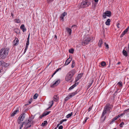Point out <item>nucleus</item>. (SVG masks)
I'll list each match as a JSON object with an SVG mask.
<instances>
[{"label":"nucleus","mask_w":129,"mask_h":129,"mask_svg":"<svg viewBox=\"0 0 129 129\" xmlns=\"http://www.w3.org/2000/svg\"><path fill=\"white\" fill-rule=\"evenodd\" d=\"M99 0H94V1L95 2H98Z\"/></svg>","instance_id":"680f3d73"},{"label":"nucleus","mask_w":129,"mask_h":129,"mask_svg":"<svg viewBox=\"0 0 129 129\" xmlns=\"http://www.w3.org/2000/svg\"><path fill=\"white\" fill-rule=\"evenodd\" d=\"M104 44H105V46H106V48H109V45L108 44H106V43H104Z\"/></svg>","instance_id":"79ce46f5"},{"label":"nucleus","mask_w":129,"mask_h":129,"mask_svg":"<svg viewBox=\"0 0 129 129\" xmlns=\"http://www.w3.org/2000/svg\"><path fill=\"white\" fill-rule=\"evenodd\" d=\"M120 62H118V63H117V64H120Z\"/></svg>","instance_id":"774afa93"},{"label":"nucleus","mask_w":129,"mask_h":129,"mask_svg":"<svg viewBox=\"0 0 129 129\" xmlns=\"http://www.w3.org/2000/svg\"><path fill=\"white\" fill-rule=\"evenodd\" d=\"M45 116V115L44 113L42 115L40 116V118L42 119L43 118V117Z\"/></svg>","instance_id":"a19ab883"},{"label":"nucleus","mask_w":129,"mask_h":129,"mask_svg":"<svg viewBox=\"0 0 129 129\" xmlns=\"http://www.w3.org/2000/svg\"><path fill=\"white\" fill-rule=\"evenodd\" d=\"M3 64L5 66V67H6L7 65V63L4 62L3 60H0V66H1Z\"/></svg>","instance_id":"b1692460"},{"label":"nucleus","mask_w":129,"mask_h":129,"mask_svg":"<svg viewBox=\"0 0 129 129\" xmlns=\"http://www.w3.org/2000/svg\"><path fill=\"white\" fill-rule=\"evenodd\" d=\"M54 101L55 102H57L58 101V98L57 96L55 95L54 96V99H53Z\"/></svg>","instance_id":"cd10ccee"},{"label":"nucleus","mask_w":129,"mask_h":129,"mask_svg":"<svg viewBox=\"0 0 129 129\" xmlns=\"http://www.w3.org/2000/svg\"><path fill=\"white\" fill-rule=\"evenodd\" d=\"M27 50V49H25L24 51V53H25L26 52Z\"/></svg>","instance_id":"69168bd1"},{"label":"nucleus","mask_w":129,"mask_h":129,"mask_svg":"<svg viewBox=\"0 0 129 129\" xmlns=\"http://www.w3.org/2000/svg\"><path fill=\"white\" fill-rule=\"evenodd\" d=\"M124 124V122H122L120 124V126L121 127H122L123 126V125Z\"/></svg>","instance_id":"58836bf2"},{"label":"nucleus","mask_w":129,"mask_h":129,"mask_svg":"<svg viewBox=\"0 0 129 129\" xmlns=\"http://www.w3.org/2000/svg\"><path fill=\"white\" fill-rule=\"evenodd\" d=\"M119 117H120V116L119 115H118L117 116H116V117H115V118H116V120H117L118 118H119Z\"/></svg>","instance_id":"8fccbe9b"},{"label":"nucleus","mask_w":129,"mask_h":129,"mask_svg":"<svg viewBox=\"0 0 129 129\" xmlns=\"http://www.w3.org/2000/svg\"><path fill=\"white\" fill-rule=\"evenodd\" d=\"M60 79L57 80L51 86L52 87H54V86H56L60 82Z\"/></svg>","instance_id":"9b49d317"},{"label":"nucleus","mask_w":129,"mask_h":129,"mask_svg":"<svg viewBox=\"0 0 129 129\" xmlns=\"http://www.w3.org/2000/svg\"><path fill=\"white\" fill-rule=\"evenodd\" d=\"M76 73V70L73 69L69 72L67 75L65 79L67 81H72L73 80V77Z\"/></svg>","instance_id":"f03ea898"},{"label":"nucleus","mask_w":129,"mask_h":129,"mask_svg":"<svg viewBox=\"0 0 129 129\" xmlns=\"http://www.w3.org/2000/svg\"><path fill=\"white\" fill-rule=\"evenodd\" d=\"M63 122V121H62V120H60V123L59 124H61Z\"/></svg>","instance_id":"6e6d98bb"},{"label":"nucleus","mask_w":129,"mask_h":129,"mask_svg":"<svg viewBox=\"0 0 129 129\" xmlns=\"http://www.w3.org/2000/svg\"><path fill=\"white\" fill-rule=\"evenodd\" d=\"M117 85H119L120 87H122V83L121 81L117 83Z\"/></svg>","instance_id":"f704fd0d"},{"label":"nucleus","mask_w":129,"mask_h":129,"mask_svg":"<svg viewBox=\"0 0 129 129\" xmlns=\"http://www.w3.org/2000/svg\"><path fill=\"white\" fill-rule=\"evenodd\" d=\"M67 13L66 12L63 13L60 17V18L61 20H62L63 21L64 20V17L67 15Z\"/></svg>","instance_id":"ddd939ff"},{"label":"nucleus","mask_w":129,"mask_h":129,"mask_svg":"<svg viewBox=\"0 0 129 129\" xmlns=\"http://www.w3.org/2000/svg\"><path fill=\"white\" fill-rule=\"evenodd\" d=\"M9 48H3L0 50V58L4 59L7 56L9 51Z\"/></svg>","instance_id":"f257e3e1"},{"label":"nucleus","mask_w":129,"mask_h":129,"mask_svg":"<svg viewBox=\"0 0 129 129\" xmlns=\"http://www.w3.org/2000/svg\"><path fill=\"white\" fill-rule=\"evenodd\" d=\"M77 91H76L74 92L69 94L64 99V100L66 101H67L69 99H70L73 96H75L77 93Z\"/></svg>","instance_id":"423d86ee"},{"label":"nucleus","mask_w":129,"mask_h":129,"mask_svg":"<svg viewBox=\"0 0 129 129\" xmlns=\"http://www.w3.org/2000/svg\"><path fill=\"white\" fill-rule=\"evenodd\" d=\"M71 60V59L70 57L66 61L64 65L66 66L68 65L70 63Z\"/></svg>","instance_id":"f3484780"},{"label":"nucleus","mask_w":129,"mask_h":129,"mask_svg":"<svg viewBox=\"0 0 129 129\" xmlns=\"http://www.w3.org/2000/svg\"><path fill=\"white\" fill-rule=\"evenodd\" d=\"M119 117H120V116L119 115H118L117 116H116V117H115V118H116V120H117L118 118H119Z\"/></svg>","instance_id":"3c124183"},{"label":"nucleus","mask_w":129,"mask_h":129,"mask_svg":"<svg viewBox=\"0 0 129 129\" xmlns=\"http://www.w3.org/2000/svg\"><path fill=\"white\" fill-rule=\"evenodd\" d=\"M61 70V68H58V69L56 70V71H55L56 72H58L59 70Z\"/></svg>","instance_id":"09e8293b"},{"label":"nucleus","mask_w":129,"mask_h":129,"mask_svg":"<svg viewBox=\"0 0 129 129\" xmlns=\"http://www.w3.org/2000/svg\"><path fill=\"white\" fill-rule=\"evenodd\" d=\"M111 20L109 19L107 20V21L105 22V24L107 25H109L110 24Z\"/></svg>","instance_id":"6ab92c4d"},{"label":"nucleus","mask_w":129,"mask_h":129,"mask_svg":"<svg viewBox=\"0 0 129 129\" xmlns=\"http://www.w3.org/2000/svg\"><path fill=\"white\" fill-rule=\"evenodd\" d=\"M14 30L15 32V33H16L17 34L18 32L19 31V29L17 28H15Z\"/></svg>","instance_id":"72a5a7b5"},{"label":"nucleus","mask_w":129,"mask_h":129,"mask_svg":"<svg viewBox=\"0 0 129 129\" xmlns=\"http://www.w3.org/2000/svg\"><path fill=\"white\" fill-rule=\"evenodd\" d=\"M29 42L28 41H27L26 45L28 46L29 44Z\"/></svg>","instance_id":"864d4df0"},{"label":"nucleus","mask_w":129,"mask_h":129,"mask_svg":"<svg viewBox=\"0 0 129 129\" xmlns=\"http://www.w3.org/2000/svg\"><path fill=\"white\" fill-rule=\"evenodd\" d=\"M25 115L24 113L21 114L18 117L17 119V122L18 124H20L24 119Z\"/></svg>","instance_id":"0eeeda50"},{"label":"nucleus","mask_w":129,"mask_h":129,"mask_svg":"<svg viewBox=\"0 0 129 129\" xmlns=\"http://www.w3.org/2000/svg\"><path fill=\"white\" fill-rule=\"evenodd\" d=\"M54 38L55 39H57V37L56 35H55L54 36Z\"/></svg>","instance_id":"e2e57ef3"},{"label":"nucleus","mask_w":129,"mask_h":129,"mask_svg":"<svg viewBox=\"0 0 129 129\" xmlns=\"http://www.w3.org/2000/svg\"><path fill=\"white\" fill-rule=\"evenodd\" d=\"M91 4V2L88 0H85L83 1L81 5L82 8H84L88 7Z\"/></svg>","instance_id":"20e7f679"},{"label":"nucleus","mask_w":129,"mask_h":129,"mask_svg":"<svg viewBox=\"0 0 129 129\" xmlns=\"http://www.w3.org/2000/svg\"><path fill=\"white\" fill-rule=\"evenodd\" d=\"M50 111H49L47 112H45L44 113L45 115L46 116V115H47L49 114V113H50Z\"/></svg>","instance_id":"4c0bfd02"},{"label":"nucleus","mask_w":129,"mask_h":129,"mask_svg":"<svg viewBox=\"0 0 129 129\" xmlns=\"http://www.w3.org/2000/svg\"><path fill=\"white\" fill-rule=\"evenodd\" d=\"M56 73V72L55 71V72H54L53 73V75H55V74Z\"/></svg>","instance_id":"0e129e2a"},{"label":"nucleus","mask_w":129,"mask_h":129,"mask_svg":"<svg viewBox=\"0 0 129 129\" xmlns=\"http://www.w3.org/2000/svg\"><path fill=\"white\" fill-rule=\"evenodd\" d=\"M120 25V24L119 23H118L117 24V27L118 28H119L120 27V26H119Z\"/></svg>","instance_id":"603ef678"},{"label":"nucleus","mask_w":129,"mask_h":129,"mask_svg":"<svg viewBox=\"0 0 129 129\" xmlns=\"http://www.w3.org/2000/svg\"><path fill=\"white\" fill-rule=\"evenodd\" d=\"M111 15V13L110 11H106L105 13H103V17L104 19L106 18V16L110 17Z\"/></svg>","instance_id":"6e6552de"},{"label":"nucleus","mask_w":129,"mask_h":129,"mask_svg":"<svg viewBox=\"0 0 129 129\" xmlns=\"http://www.w3.org/2000/svg\"><path fill=\"white\" fill-rule=\"evenodd\" d=\"M74 50L73 49H71L69 50V52L71 53H74Z\"/></svg>","instance_id":"c9c22d12"},{"label":"nucleus","mask_w":129,"mask_h":129,"mask_svg":"<svg viewBox=\"0 0 129 129\" xmlns=\"http://www.w3.org/2000/svg\"><path fill=\"white\" fill-rule=\"evenodd\" d=\"M34 118L31 117H29V119L27 120H26L25 121L26 123L29 125L31 124L32 125L33 122H32V121L33 120Z\"/></svg>","instance_id":"9d476101"},{"label":"nucleus","mask_w":129,"mask_h":129,"mask_svg":"<svg viewBox=\"0 0 129 129\" xmlns=\"http://www.w3.org/2000/svg\"><path fill=\"white\" fill-rule=\"evenodd\" d=\"M49 103L51 105L49 107V108H50L53 106V101H51L50 102H49Z\"/></svg>","instance_id":"bb28decb"},{"label":"nucleus","mask_w":129,"mask_h":129,"mask_svg":"<svg viewBox=\"0 0 129 129\" xmlns=\"http://www.w3.org/2000/svg\"><path fill=\"white\" fill-rule=\"evenodd\" d=\"M116 118H114L112 120V122L114 121L115 120H116Z\"/></svg>","instance_id":"4d7b16f0"},{"label":"nucleus","mask_w":129,"mask_h":129,"mask_svg":"<svg viewBox=\"0 0 129 129\" xmlns=\"http://www.w3.org/2000/svg\"><path fill=\"white\" fill-rule=\"evenodd\" d=\"M124 113H122L120 114H119L118 115L120 116V117H121L122 116H123V115L124 114Z\"/></svg>","instance_id":"de8ad7c7"},{"label":"nucleus","mask_w":129,"mask_h":129,"mask_svg":"<svg viewBox=\"0 0 129 129\" xmlns=\"http://www.w3.org/2000/svg\"><path fill=\"white\" fill-rule=\"evenodd\" d=\"M63 128V126L61 125L60 126L58 127V129H62Z\"/></svg>","instance_id":"49530a36"},{"label":"nucleus","mask_w":129,"mask_h":129,"mask_svg":"<svg viewBox=\"0 0 129 129\" xmlns=\"http://www.w3.org/2000/svg\"><path fill=\"white\" fill-rule=\"evenodd\" d=\"M106 114L103 112H102L100 119V120L101 122H103L105 121L106 117V116H105L104 118V117Z\"/></svg>","instance_id":"1a4fd4ad"},{"label":"nucleus","mask_w":129,"mask_h":129,"mask_svg":"<svg viewBox=\"0 0 129 129\" xmlns=\"http://www.w3.org/2000/svg\"><path fill=\"white\" fill-rule=\"evenodd\" d=\"M91 108H90V107L88 109V111H90L91 110Z\"/></svg>","instance_id":"052dcab7"},{"label":"nucleus","mask_w":129,"mask_h":129,"mask_svg":"<svg viewBox=\"0 0 129 129\" xmlns=\"http://www.w3.org/2000/svg\"><path fill=\"white\" fill-rule=\"evenodd\" d=\"M29 34L28 37L27 38V41H29Z\"/></svg>","instance_id":"5fc2aeb1"},{"label":"nucleus","mask_w":129,"mask_h":129,"mask_svg":"<svg viewBox=\"0 0 129 129\" xmlns=\"http://www.w3.org/2000/svg\"><path fill=\"white\" fill-rule=\"evenodd\" d=\"M89 118V117H86L85 118V120L84 121L83 123V124H85L87 120Z\"/></svg>","instance_id":"e433bc0d"},{"label":"nucleus","mask_w":129,"mask_h":129,"mask_svg":"<svg viewBox=\"0 0 129 129\" xmlns=\"http://www.w3.org/2000/svg\"><path fill=\"white\" fill-rule=\"evenodd\" d=\"M75 65V62L74 60H73L72 61V64L71 67L72 68H73Z\"/></svg>","instance_id":"2f4dec72"},{"label":"nucleus","mask_w":129,"mask_h":129,"mask_svg":"<svg viewBox=\"0 0 129 129\" xmlns=\"http://www.w3.org/2000/svg\"><path fill=\"white\" fill-rule=\"evenodd\" d=\"M101 65L102 66L104 67L106 66V63L105 62L103 61L101 62Z\"/></svg>","instance_id":"393cba45"},{"label":"nucleus","mask_w":129,"mask_h":129,"mask_svg":"<svg viewBox=\"0 0 129 129\" xmlns=\"http://www.w3.org/2000/svg\"><path fill=\"white\" fill-rule=\"evenodd\" d=\"M18 40L17 38H16L14 41V45L16 46L18 44Z\"/></svg>","instance_id":"a211bd4d"},{"label":"nucleus","mask_w":129,"mask_h":129,"mask_svg":"<svg viewBox=\"0 0 129 129\" xmlns=\"http://www.w3.org/2000/svg\"><path fill=\"white\" fill-rule=\"evenodd\" d=\"M66 29L67 31L69 33L70 35L72 33L71 29L69 28H67Z\"/></svg>","instance_id":"412c9836"},{"label":"nucleus","mask_w":129,"mask_h":129,"mask_svg":"<svg viewBox=\"0 0 129 129\" xmlns=\"http://www.w3.org/2000/svg\"><path fill=\"white\" fill-rule=\"evenodd\" d=\"M25 123H26L25 122H22V124H20V127L19 129H21V128L23 127V125H25Z\"/></svg>","instance_id":"7c9ffc66"},{"label":"nucleus","mask_w":129,"mask_h":129,"mask_svg":"<svg viewBox=\"0 0 129 129\" xmlns=\"http://www.w3.org/2000/svg\"><path fill=\"white\" fill-rule=\"evenodd\" d=\"M62 121H63V122L64 121H66L67 120V119H62Z\"/></svg>","instance_id":"13d9d810"},{"label":"nucleus","mask_w":129,"mask_h":129,"mask_svg":"<svg viewBox=\"0 0 129 129\" xmlns=\"http://www.w3.org/2000/svg\"><path fill=\"white\" fill-rule=\"evenodd\" d=\"M19 112V110L18 108H17L16 110H15L13 112V113H12L11 115V116H14L17 113Z\"/></svg>","instance_id":"4468645a"},{"label":"nucleus","mask_w":129,"mask_h":129,"mask_svg":"<svg viewBox=\"0 0 129 129\" xmlns=\"http://www.w3.org/2000/svg\"><path fill=\"white\" fill-rule=\"evenodd\" d=\"M78 84V82L76 83L75 82L74 83V84L71 86V87H70L69 88V90H71L72 89H73L75 87L77 86V85Z\"/></svg>","instance_id":"2eb2a0df"},{"label":"nucleus","mask_w":129,"mask_h":129,"mask_svg":"<svg viewBox=\"0 0 129 129\" xmlns=\"http://www.w3.org/2000/svg\"><path fill=\"white\" fill-rule=\"evenodd\" d=\"M129 28V27H127V28H126V29H125L122 32V34L120 35V37H123V36L127 32L128 29Z\"/></svg>","instance_id":"f8f14e48"},{"label":"nucleus","mask_w":129,"mask_h":129,"mask_svg":"<svg viewBox=\"0 0 129 129\" xmlns=\"http://www.w3.org/2000/svg\"><path fill=\"white\" fill-rule=\"evenodd\" d=\"M15 22L17 23H19L20 22V20L19 19H16L14 20Z\"/></svg>","instance_id":"c756f323"},{"label":"nucleus","mask_w":129,"mask_h":129,"mask_svg":"<svg viewBox=\"0 0 129 129\" xmlns=\"http://www.w3.org/2000/svg\"><path fill=\"white\" fill-rule=\"evenodd\" d=\"M47 121L46 120H45L44 121V122L42 123L41 124V125L42 126H45L46 124L47 123Z\"/></svg>","instance_id":"c85d7f7f"},{"label":"nucleus","mask_w":129,"mask_h":129,"mask_svg":"<svg viewBox=\"0 0 129 129\" xmlns=\"http://www.w3.org/2000/svg\"><path fill=\"white\" fill-rule=\"evenodd\" d=\"M125 111H128V112L129 111V108L127 109L126 110H125Z\"/></svg>","instance_id":"338daca9"},{"label":"nucleus","mask_w":129,"mask_h":129,"mask_svg":"<svg viewBox=\"0 0 129 129\" xmlns=\"http://www.w3.org/2000/svg\"><path fill=\"white\" fill-rule=\"evenodd\" d=\"M73 113L71 112V113L68 114L66 116V117L67 118H70L72 115Z\"/></svg>","instance_id":"a878e982"},{"label":"nucleus","mask_w":129,"mask_h":129,"mask_svg":"<svg viewBox=\"0 0 129 129\" xmlns=\"http://www.w3.org/2000/svg\"><path fill=\"white\" fill-rule=\"evenodd\" d=\"M80 79L79 78H78L77 77V78L76 79L75 82L77 83L76 82L77 81Z\"/></svg>","instance_id":"a18cd8bd"},{"label":"nucleus","mask_w":129,"mask_h":129,"mask_svg":"<svg viewBox=\"0 0 129 129\" xmlns=\"http://www.w3.org/2000/svg\"><path fill=\"white\" fill-rule=\"evenodd\" d=\"M91 38L89 36H86L82 42V44L83 45H86L88 44L91 41Z\"/></svg>","instance_id":"39448f33"},{"label":"nucleus","mask_w":129,"mask_h":129,"mask_svg":"<svg viewBox=\"0 0 129 129\" xmlns=\"http://www.w3.org/2000/svg\"><path fill=\"white\" fill-rule=\"evenodd\" d=\"M123 54L125 57L127 56V51H125L124 50H123L122 51Z\"/></svg>","instance_id":"5701e85b"},{"label":"nucleus","mask_w":129,"mask_h":129,"mask_svg":"<svg viewBox=\"0 0 129 129\" xmlns=\"http://www.w3.org/2000/svg\"><path fill=\"white\" fill-rule=\"evenodd\" d=\"M38 96V94L36 93L34 96L33 98L34 99H36Z\"/></svg>","instance_id":"473e14b6"},{"label":"nucleus","mask_w":129,"mask_h":129,"mask_svg":"<svg viewBox=\"0 0 129 129\" xmlns=\"http://www.w3.org/2000/svg\"><path fill=\"white\" fill-rule=\"evenodd\" d=\"M28 46L26 45V47L25 49H27L28 48Z\"/></svg>","instance_id":"bf43d9fd"},{"label":"nucleus","mask_w":129,"mask_h":129,"mask_svg":"<svg viewBox=\"0 0 129 129\" xmlns=\"http://www.w3.org/2000/svg\"><path fill=\"white\" fill-rule=\"evenodd\" d=\"M103 43V41L102 39H101L99 40L98 44V46L99 47H101V45Z\"/></svg>","instance_id":"4be33fe9"},{"label":"nucleus","mask_w":129,"mask_h":129,"mask_svg":"<svg viewBox=\"0 0 129 129\" xmlns=\"http://www.w3.org/2000/svg\"><path fill=\"white\" fill-rule=\"evenodd\" d=\"M25 126L24 128V129H27L29 127L31 126V124H30L29 125L26 123H25Z\"/></svg>","instance_id":"aec40b11"},{"label":"nucleus","mask_w":129,"mask_h":129,"mask_svg":"<svg viewBox=\"0 0 129 129\" xmlns=\"http://www.w3.org/2000/svg\"><path fill=\"white\" fill-rule=\"evenodd\" d=\"M54 0H47V3H49L53 1Z\"/></svg>","instance_id":"c03bdc74"},{"label":"nucleus","mask_w":129,"mask_h":129,"mask_svg":"<svg viewBox=\"0 0 129 129\" xmlns=\"http://www.w3.org/2000/svg\"><path fill=\"white\" fill-rule=\"evenodd\" d=\"M113 107V106L110 105L109 103L106 104L104 108V110L103 112L106 114L107 112L108 111L109 112H111L112 110V109Z\"/></svg>","instance_id":"7ed1b4c3"},{"label":"nucleus","mask_w":129,"mask_h":129,"mask_svg":"<svg viewBox=\"0 0 129 129\" xmlns=\"http://www.w3.org/2000/svg\"><path fill=\"white\" fill-rule=\"evenodd\" d=\"M81 76H82V75H81V74H79L78 75L77 77L78 78H79L80 79V78L81 77Z\"/></svg>","instance_id":"37998d69"},{"label":"nucleus","mask_w":129,"mask_h":129,"mask_svg":"<svg viewBox=\"0 0 129 129\" xmlns=\"http://www.w3.org/2000/svg\"><path fill=\"white\" fill-rule=\"evenodd\" d=\"M126 50L127 51V52L129 53V43L128 44V47L126 49Z\"/></svg>","instance_id":"ea45409f"},{"label":"nucleus","mask_w":129,"mask_h":129,"mask_svg":"<svg viewBox=\"0 0 129 129\" xmlns=\"http://www.w3.org/2000/svg\"><path fill=\"white\" fill-rule=\"evenodd\" d=\"M20 28L22 30L23 32H25L26 30V28L25 27L24 25L23 24H22L21 25Z\"/></svg>","instance_id":"dca6fc26"}]
</instances>
